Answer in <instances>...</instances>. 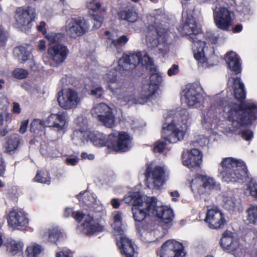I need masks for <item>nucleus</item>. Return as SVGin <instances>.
Masks as SVG:
<instances>
[{
  "label": "nucleus",
  "instance_id": "obj_1",
  "mask_svg": "<svg viewBox=\"0 0 257 257\" xmlns=\"http://www.w3.org/2000/svg\"><path fill=\"white\" fill-rule=\"evenodd\" d=\"M224 102L220 101L216 104L211 106L209 108H206L202 112L201 123L206 129L215 127L218 121L216 113L220 112L221 109L226 113L225 117L231 121L233 128L232 131H236L240 128L243 124L247 120L255 118L254 113L257 108V105L254 103H246L244 104H232L223 106Z\"/></svg>",
  "mask_w": 257,
  "mask_h": 257
},
{
  "label": "nucleus",
  "instance_id": "obj_2",
  "mask_svg": "<svg viewBox=\"0 0 257 257\" xmlns=\"http://www.w3.org/2000/svg\"><path fill=\"white\" fill-rule=\"evenodd\" d=\"M89 141L97 147L107 146L111 152H126L132 146V138L124 132L111 134L107 137L99 132H91Z\"/></svg>",
  "mask_w": 257,
  "mask_h": 257
},
{
  "label": "nucleus",
  "instance_id": "obj_3",
  "mask_svg": "<svg viewBox=\"0 0 257 257\" xmlns=\"http://www.w3.org/2000/svg\"><path fill=\"white\" fill-rule=\"evenodd\" d=\"M218 174L225 182H235L247 176V168L244 162L233 158H224L218 165Z\"/></svg>",
  "mask_w": 257,
  "mask_h": 257
},
{
  "label": "nucleus",
  "instance_id": "obj_4",
  "mask_svg": "<svg viewBox=\"0 0 257 257\" xmlns=\"http://www.w3.org/2000/svg\"><path fill=\"white\" fill-rule=\"evenodd\" d=\"M123 214L117 211L113 214L111 227L113 234L116 236V244L123 257H135L137 252L135 250L134 244L124 234V225L122 223Z\"/></svg>",
  "mask_w": 257,
  "mask_h": 257
},
{
  "label": "nucleus",
  "instance_id": "obj_5",
  "mask_svg": "<svg viewBox=\"0 0 257 257\" xmlns=\"http://www.w3.org/2000/svg\"><path fill=\"white\" fill-rule=\"evenodd\" d=\"M151 197L141 195L139 192L131 193L123 198L125 203L131 204L133 217L137 222H140L144 220L147 214L152 215L150 210L154 207L153 202L150 201Z\"/></svg>",
  "mask_w": 257,
  "mask_h": 257
},
{
  "label": "nucleus",
  "instance_id": "obj_6",
  "mask_svg": "<svg viewBox=\"0 0 257 257\" xmlns=\"http://www.w3.org/2000/svg\"><path fill=\"white\" fill-rule=\"evenodd\" d=\"M150 201H153L154 207L150 210L152 213V215H155L159 218L161 219L162 227L165 229V230L160 235L158 234V230H155L149 232L146 231L145 232V235L146 237L153 235L158 239L163 237L167 232V229L171 225V221L173 218V212L172 209L166 206H162L160 203L157 202L156 198L152 197L150 198Z\"/></svg>",
  "mask_w": 257,
  "mask_h": 257
},
{
  "label": "nucleus",
  "instance_id": "obj_7",
  "mask_svg": "<svg viewBox=\"0 0 257 257\" xmlns=\"http://www.w3.org/2000/svg\"><path fill=\"white\" fill-rule=\"evenodd\" d=\"M104 79L106 81L108 87L112 93L113 97L116 98L117 103L124 105L127 103L131 104L138 103V99L134 98L133 94L125 91L119 87V83L116 78V71L112 70L106 73Z\"/></svg>",
  "mask_w": 257,
  "mask_h": 257
},
{
  "label": "nucleus",
  "instance_id": "obj_8",
  "mask_svg": "<svg viewBox=\"0 0 257 257\" xmlns=\"http://www.w3.org/2000/svg\"><path fill=\"white\" fill-rule=\"evenodd\" d=\"M145 176L149 188L159 189L169 179V171L165 165L147 164Z\"/></svg>",
  "mask_w": 257,
  "mask_h": 257
},
{
  "label": "nucleus",
  "instance_id": "obj_9",
  "mask_svg": "<svg viewBox=\"0 0 257 257\" xmlns=\"http://www.w3.org/2000/svg\"><path fill=\"white\" fill-rule=\"evenodd\" d=\"M168 32L164 28H156L153 26L148 27L146 34L147 41L153 47H157L159 52L164 56L169 51V45L166 42Z\"/></svg>",
  "mask_w": 257,
  "mask_h": 257
},
{
  "label": "nucleus",
  "instance_id": "obj_10",
  "mask_svg": "<svg viewBox=\"0 0 257 257\" xmlns=\"http://www.w3.org/2000/svg\"><path fill=\"white\" fill-rule=\"evenodd\" d=\"M220 244L224 250L231 253L235 257H255L250 250L243 248L239 243L238 239L231 231L224 232L220 239Z\"/></svg>",
  "mask_w": 257,
  "mask_h": 257
},
{
  "label": "nucleus",
  "instance_id": "obj_11",
  "mask_svg": "<svg viewBox=\"0 0 257 257\" xmlns=\"http://www.w3.org/2000/svg\"><path fill=\"white\" fill-rule=\"evenodd\" d=\"M72 215L78 222L84 220V222L79 227L81 231L87 235H90L96 232H99L103 230V227L98 224L90 214L85 215L80 212L73 211L72 208H66L65 210L64 216L68 217Z\"/></svg>",
  "mask_w": 257,
  "mask_h": 257
},
{
  "label": "nucleus",
  "instance_id": "obj_12",
  "mask_svg": "<svg viewBox=\"0 0 257 257\" xmlns=\"http://www.w3.org/2000/svg\"><path fill=\"white\" fill-rule=\"evenodd\" d=\"M36 10L32 7L17 8L14 16L15 26L22 31L26 32L32 27V22L36 19Z\"/></svg>",
  "mask_w": 257,
  "mask_h": 257
},
{
  "label": "nucleus",
  "instance_id": "obj_13",
  "mask_svg": "<svg viewBox=\"0 0 257 257\" xmlns=\"http://www.w3.org/2000/svg\"><path fill=\"white\" fill-rule=\"evenodd\" d=\"M82 97L72 88L63 89L58 93L57 101L59 106L64 110H73L81 103Z\"/></svg>",
  "mask_w": 257,
  "mask_h": 257
},
{
  "label": "nucleus",
  "instance_id": "obj_14",
  "mask_svg": "<svg viewBox=\"0 0 257 257\" xmlns=\"http://www.w3.org/2000/svg\"><path fill=\"white\" fill-rule=\"evenodd\" d=\"M191 118L185 109L170 111L165 117L166 124H171L186 131L191 123Z\"/></svg>",
  "mask_w": 257,
  "mask_h": 257
},
{
  "label": "nucleus",
  "instance_id": "obj_15",
  "mask_svg": "<svg viewBox=\"0 0 257 257\" xmlns=\"http://www.w3.org/2000/svg\"><path fill=\"white\" fill-rule=\"evenodd\" d=\"M214 23L217 28L227 31L233 24L232 12L228 9L216 5L213 8Z\"/></svg>",
  "mask_w": 257,
  "mask_h": 257
},
{
  "label": "nucleus",
  "instance_id": "obj_16",
  "mask_svg": "<svg viewBox=\"0 0 257 257\" xmlns=\"http://www.w3.org/2000/svg\"><path fill=\"white\" fill-rule=\"evenodd\" d=\"M219 184L215 179L207 175L197 174L190 182L192 191L199 194H203L207 191L217 189Z\"/></svg>",
  "mask_w": 257,
  "mask_h": 257
},
{
  "label": "nucleus",
  "instance_id": "obj_17",
  "mask_svg": "<svg viewBox=\"0 0 257 257\" xmlns=\"http://www.w3.org/2000/svg\"><path fill=\"white\" fill-rule=\"evenodd\" d=\"M182 100L189 107H200L203 102L201 89L196 85H188L182 92Z\"/></svg>",
  "mask_w": 257,
  "mask_h": 257
},
{
  "label": "nucleus",
  "instance_id": "obj_18",
  "mask_svg": "<svg viewBox=\"0 0 257 257\" xmlns=\"http://www.w3.org/2000/svg\"><path fill=\"white\" fill-rule=\"evenodd\" d=\"M69 49L65 45H55L49 47L47 54L51 66H59L63 63L69 54Z\"/></svg>",
  "mask_w": 257,
  "mask_h": 257
},
{
  "label": "nucleus",
  "instance_id": "obj_19",
  "mask_svg": "<svg viewBox=\"0 0 257 257\" xmlns=\"http://www.w3.org/2000/svg\"><path fill=\"white\" fill-rule=\"evenodd\" d=\"M7 219L9 226L16 229H22L29 223L26 213L19 208H13L10 210Z\"/></svg>",
  "mask_w": 257,
  "mask_h": 257
},
{
  "label": "nucleus",
  "instance_id": "obj_20",
  "mask_svg": "<svg viewBox=\"0 0 257 257\" xmlns=\"http://www.w3.org/2000/svg\"><path fill=\"white\" fill-rule=\"evenodd\" d=\"M160 255V257H184L183 244L174 239L167 240L161 246Z\"/></svg>",
  "mask_w": 257,
  "mask_h": 257
},
{
  "label": "nucleus",
  "instance_id": "obj_21",
  "mask_svg": "<svg viewBox=\"0 0 257 257\" xmlns=\"http://www.w3.org/2000/svg\"><path fill=\"white\" fill-rule=\"evenodd\" d=\"M159 79L157 74H153L150 77V83L144 84L138 98V103L144 104L154 99L156 97V93L158 88V84L154 82L156 79Z\"/></svg>",
  "mask_w": 257,
  "mask_h": 257
},
{
  "label": "nucleus",
  "instance_id": "obj_22",
  "mask_svg": "<svg viewBox=\"0 0 257 257\" xmlns=\"http://www.w3.org/2000/svg\"><path fill=\"white\" fill-rule=\"evenodd\" d=\"M47 126L58 132L66 131L68 121L67 114L63 112L51 113L46 119Z\"/></svg>",
  "mask_w": 257,
  "mask_h": 257
},
{
  "label": "nucleus",
  "instance_id": "obj_23",
  "mask_svg": "<svg viewBox=\"0 0 257 257\" xmlns=\"http://www.w3.org/2000/svg\"><path fill=\"white\" fill-rule=\"evenodd\" d=\"M205 221L208 223L209 227L213 229L221 228L226 223L224 213L217 207L207 210Z\"/></svg>",
  "mask_w": 257,
  "mask_h": 257
},
{
  "label": "nucleus",
  "instance_id": "obj_24",
  "mask_svg": "<svg viewBox=\"0 0 257 257\" xmlns=\"http://www.w3.org/2000/svg\"><path fill=\"white\" fill-rule=\"evenodd\" d=\"M89 29V25L84 19H72L66 22L65 31L71 37H76L85 33Z\"/></svg>",
  "mask_w": 257,
  "mask_h": 257
},
{
  "label": "nucleus",
  "instance_id": "obj_25",
  "mask_svg": "<svg viewBox=\"0 0 257 257\" xmlns=\"http://www.w3.org/2000/svg\"><path fill=\"white\" fill-rule=\"evenodd\" d=\"M185 131L174 125L164 123L161 132L162 137L170 143H175L183 139Z\"/></svg>",
  "mask_w": 257,
  "mask_h": 257
},
{
  "label": "nucleus",
  "instance_id": "obj_26",
  "mask_svg": "<svg viewBox=\"0 0 257 257\" xmlns=\"http://www.w3.org/2000/svg\"><path fill=\"white\" fill-rule=\"evenodd\" d=\"M192 41V50L195 59L203 67H209L206 57L208 48L205 47L206 44L198 38L191 40Z\"/></svg>",
  "mask_w": 257,
  "mask_h": 257
},
{
  "label": "nucleus",
  "instance_id": "obj_27",
  "mask_svg": "<svg viewBox=\"0 0 257 257\" xmlns=\"http://www.w3.org/2000/svg\"><path fill=\"white\" fill-rule=\"evenodd\" d=\"M202 154L197 149L184 151L182 155V163L188 168L199 166L202 163Z\"/></svg>",
  "mask_w": 257,
  "mask_h": 257
},
{
  "label": "nucleus",
  "instance_id": "obj_28",
  "mask_svg": "<svg viewBox=\"0 0 257 257\" xmlns=\"http://www.w3.org/2000/svg\"><path fill=\"white\" fill-rule=\"evenodd\" d=\"M141 55V52L131 53L130 55L123 54L118 62L119 70L122 72L129 71L134 69L140 63Z\"/></svg>",
  "mask_w": 257,
  "mask_h": 257
},
{
  "label": "nucleus",
  "instance_id": "obj_29",
  "mask_svg": "<svg viewBox=\"0 0 257 257\" xmlns=\"http://www.w3.org/2000/svg\"><path fill=\"white\" fill-rule=\"evenodd\" d=\"M182 19L183 22L181 30L182 35L188 36L191 40L197 38V34H199L200 28L197 26L194 18L191 16H186L185 13H183Z\"/></svg>",
  "mask_w": 257,
  "mask_h": 257
},
{
  "label": "nucleus",
  "instance_id": "obj_30",
  "mask_svg": "<svg viewBox=\"0 0 257 257\" xmlns=\"http://www.w3.org/2000/svg\"><path fill=\"white\" fill-rule=\"evenodd\" d=\"M90 135L91 131L87 128L77 129L73 132L71 135V139L74 145L81 147L89 142Z\"/></svg>",
  "mask_w": 257,
  "mask_h": 257
},
{
  "label": "nucleus",
  "instance_id": "obj_31",
  "mask_svg": "<svg viewBox=\"0 0 257 257\" xmlns=\"http://www.w3.org/2000/svg\"><path fill=\"white\" fill-rule=\"evenodd\" d=\"M64 234L57 228H49L43 231L41 237L45 242L56 244L60 239L64 238Z\"/></svg>",
  "mask_w": 257,
  "mask_h": 257
},
{
  "label": "nucleus",
  "instance_id": "obj_32",
  "mask_svg": "<svg viewBox=\"0 0 257 257\" xmlns=\"http://www.w3.org/2000/svg\"><path fill=\"white\" fill-rule=\"evenodd\" d=\"M77 198L79 200L82 199L83 202L89 207L90 210L97 212L102 208V207L99 206V201L96 200L93 194L87 192H81L78 195Z\"/></svg>",
  "mask_w": 257,
  "mask_h": 257
},
{
  "label": "nucleus",
  "instance_id": "obj_33",
  "mask_svg": "<svg viewBox=\"0 0 257 257\" xmlns=\"http://www.w3.org/2000/svg\"><path fill=\"white\" fill-rule=\"evenodd\" d=\"M225 60L230 70L237 74L241 71L240 59L234 52L231 51L226 54Z\"/></svg>",
  "mask_w": 257,
  "mask_h": 257
},
{
  "label": "nucleus",
  "instance_id": "obj_34",
  "mask_svg": "<svg viewBox=\"0 0 257 257\" xmlns=\"http://www.w3.org/2000/svg\"><path fill=\"white\" fill-rule=\"evenodd\" d=\"M233 84L234 97L236 99L242 100L245 98V92L243 84L238 77L229 78L228 85Z\"/></svg>",
  "mask_w": 257,
  "mask_h": 257
},
{
  "label": "nucleus",
  "instance_id": "obj_35",
  "mask_svg": "<svg viewBox=\"0 0 257 257\" xmlns=\"http://www.w3.org/2000/svg\"><path fill=\"white\" fill-rule=\"evenodd\" d=\"M31 50L32 48L30 46H20L14 49V56L19 62L23 63L31 58Z\"/></svg>",
  "mask_w": 257,
  "mask_h": 257
},
{
  "label": "nucleus",
  "instance_id": "obj_36",
  "mask_svg": "<svg viewBox=\"0 0 257 257\" xmlns=\"http://www.w3.org/2000/svg\"><path fill=\"white\" fill-rule=\"evenodd\" d=\"M105 108L98 120L106 127L111 128L114 126L115 122V115L112 109L108 105Z\"/></svg>",
  "mask_w": 257,
  "mask_h": 257
},
{
  "label": "nucleus",
  "instance_id": "obj_37",
  "mask_svg": "<svg viewBox=\"0 0 257 257\" xmlns=\"http://www.w3.org/2000/svg\"><path fill=\"white\" fill-rule=\"evenodd\" d=\"M7 250L11 255H19L22 253L24 243L19 240H8L6 243Z\"/></svg>",
  "mask_w": 257,
  "mask_h": 257
},
{
  "label": "nucleus",
  "instance_id": "obj_38",
  "mask_svg": "<svg viewBox=\"0 0 257 257\" xmlns=\"http://www.w3.org/2000/svg\"><path fill=\"white\" fill-rule=\"evenodd\" d=\"M223 202L224 208L229 211L235 212L238 211L241 209L239 201L232 196H224Z\"/></svg>",
  "mask_w": 257,
  "mask_h": 257
},
{
  "label": "nucleus",
  "instance_id": "obj_39",
  "mask_svg": "<svg viewBox=\"0 0 257 257\" xmlns=\"http://www.w3.org/2000/svg\"><path fill=\"white\" fill-rule=\"evenodd\" d=\"M41 154L45 157H56L58 155V152L54 143L41 144L40 150Z\"/></svg>",
  "mask_w": 257,
  "mask_h": 257
},
{
  "label": "nucleus",
  "instance_id": "obj_40",
  "mask_svg": "<svg viewBox=\"0 0 257 257\" xmlns=\"http://www.w3.org/2000/svg\"><path fill=\"white\" fill-rule=\"evenodd\" d=\"M115 34L116 33L113 31H107L105 32L106 38L111 41V45L114 47H116L117 46L124 44L128 41V38L125 35H122L117 39H115Z\"/></svg>",
  "mask_w": 257,
  "mask_h": 257
},
{
  "label": "nucleus",
  "instance_id": "obj_41",
  "mask_svg": "<svg viewBox=\"0 0 257 257\" xmlns=\"http://www.w3.org/2000/svg\"><path fill=\"white\" fill-rule=\"evenodd\" d=\"M45 37L48 41L49 47L55 45H63L60 43L64 39V34L61 33L50 32L46 35Z\"/></svg>",
  "mask_w": 257,
  "mask_h": 257
},
{
  "label": "nucleus",
  "instance_id": "obj_42",
  "mask_svg": "<svg viewBox=\"0 0 257 257\" xmlns=\"http://www.w3.org/2000/svg\"><path fill=\"white\" fill-rule=\"evenodd\" d=\"M21 140V137L18 134H14L11 136L7 141V151L11 152L16 150L19 146Z\"/></svg>",
  "mask_w": 257,
  "mask_h": 257
},
{
  "label": "nucleus",
  "instance_id": "obj_43",
  "mask_svg": "<svg viewBox=\"0 0 257 257\" xmlns=\"http://www.w3.org/2000/svg\"><path fill=\"white\" fill-rule=\"evenodd\" d=\"M42 246L36 243L30 244L26 250L27 257H37L43 251Z\"/></svg>",
  "mask_w": 257,
  "mask_h": 257
},
{
  "label": "nucleus",
  "instance_id": "obj_44",
  "mask_svg": "<svg viewBox=\"0 0 257 257\" xmlns=\"http://www.w3.org/2000/svg\"><path fill=\"white\" fill-rule=\"evenodd\" d=\"M119 15L121 20L127 21L130 23L136 22L139 18L137 13L132 10L120 12Z\"/></svg>",
  "mask_w": 257,
  "mask_h": 257
},
{
  "label": "nucleus",
  "instance_id": "obj_45",
  "mask_svg": "<svg viewBox=\"0 0 257 257\" xmlns=\"http://www.w3.org/2000/svg\"><path fill=\"white\" fill-rule=\"evenodd\" d=\"M108 105L104 103H97L93 105L91 109V113L93 117H96L98 120L99 119L101 114L105 110V107Z\"/></svg>",
  "mask_w": 257,
  "mask_h": 257
},
{
  "label": "nucleus",
  "instance_id": "obj_46",
  "mask_svg": "<svg viewBox=\"0 0 257 257\" xmlns=\"http://www.w3.org/2000/svg\"><path fill=\"white\" fill-rule=\"evenodd\" d=\"M247 217L245 222L247 224H255L257 222V211L254 206H251L246 211Z\"/></svg>",
  "mask_w": 257,
  "mask_h": 257
},
{
  "label": "nucleus",
  "instance_id": "obj_47",
  "mask_svg": "<svg viewBox=\"0 0 257 257\" xmlns=\"http://www.w3.org/2000/svg\"><path fill=\"white\" fill-rule=\"evenodd\" d=\"M245 193L257 199V183L254 180L250 179L247 183L245 189Z\"/></svg>",
  "mask_w": 257,
  "mask_h": 257
},
{
  "label": "nucleus",
  "instance_id": "obj_48",
  "mask_svg": "<svg viewBox=\"0 0 257 257\" xmlns=\"http://www.w3.org/2000/svg\"><path fill=\"white\" fill-rule=\"evenodd\" d=\"M34 179L35 181L41 183L49 184L50 182V175L47 171H38Z\"/></svg>",
  "mask_w": 257,
  "mask_h": 257
},
{
  "label": "nucleus",
  "instance_id": "obj_49",
  "mask_svg": "<svg viewBox=\"0 0 257 257\" xmlns=\"http://www.w3.org/2000/svg\"><path fill=\"white\" fill-rule=\"evenodd\" d=\"M45 126H47L46 120L42 121L39 119H35L31 123L30 130L32 132L35 133L37 131L42 130Z\"/></svg>",
  "mask_w": 257,
  "mask_h": 257
},
{
  "label": "nucleus",
  "instance_id": "obj_50",
  "mask_svg": "<svg viewBox=\"0 0 257 257\" xmlns=\"http://www.w3.org/2000/svg\"><path fill=\"white\" fill-rule=\"evenodd\" d=\"M208 143V139L204 136H197L195 140L191 142L190 146L192 147H203Z\"/></svg>",
  "mask_w": 257,
  "mask_h": 257
},
{
  "label": "nucleus",
  "instance_id": "obj_51",
  "mask_svg": "<svg viewBox=\"0 0 257 257\" xmlns=\"http://www.w3.org/2000/svg\"><path fill=\"white\" fill-rule=\"evenodd\" d=\"M12 75L17 79H22L26 78L28 75V71L22 68H16L13 71Z\"/></svg>",
  "mask_w": 257,
  "mask_h": 257
},
{
  "label": "nucleus",
  "instance_id": "obj_52",
  "mask_svg": "<svg viewBox=\"0 0 257 257\" xmlns=\"http://www.w3.org/2000/svg\"><path fill=\"white\" fill-rule=\"evenodd\" d=\"M140 63L146 68H149L152 64V61L149 56L145 52H142Z\"/></svg>",
  "mask_w": 257,
  "mask_h": 257
},
{
  "label": "nucleus",
  "instance_id": "obj_53",
  "mask_svg": "<svg viewBox=\"0 0 257 257\" xmlns=\"http://www.w3.org/2000/svg\"><path fill=\"white\" fill-rule=\"evenodd\" d=\"M87 7L89 11L95 12L100 8L101 5L99 0H90L88 2Z\"/></svg>",
  "mask_w": 257,
  "mask_h": 257
},
{
  "label": "nucleus",
  "instance_id": "obj_54",
  "mask_svg": "<svg viewBox=\"0 0 257 257\" xmlns=\"http://www.w3.org/2000/svg\"><path fill=\"white\" fill-rule=\"evenodd\" d=\"M12 115L6 111L0 113V125H4L11 121Z\"/></svg>",
  "mask_w": 257,
  "mask_h": 257
},
{
  "label": "nucleus",
  "instance_id": "obj_55",
  "mask_svg": "<svg viewBox=\"0 0 257 257\" xmlns=\"http://www.w3.org/2000/svg\"><path fill=\"white\" fill-rule=\"evenodd\" d=\"M8 37V35L7 32L2 26H0V46L5 44Z\"/></svg>",
  "mask_w": 257,
  "mask_h": 257
},
{
  "label": "nucleus",
  "instance_id": "obj_56",
  "mask_svg": "<svg viewBox=\"0 0 257 257\" xmlns=\"http://www.w3.org/2000/svg\"><path fill=\"white\" fill-rule=\"evenodd\" d=\"M90 94L97 98H100L103 94V89L100 86L96 87L91 90Z\"/></svg>",
  "mask_w": 257,
  "mask_h": 257
},
{
  "label": "nucleus",
  "instance_id": "obj_57",
  "mask_svg": "<svg viewBox=\"0 0 257 257\" xmlns=\"http://www.w3.org/2000/svg\"><path fill=\"white\" fill-rule=\"evenodd\" d=\"M9 105L8 98L5 95L0 94V109H4L7 108Z\"/></svg>",
  "mask_w": 257,
  "mask_h": 257
},
{
  "label": "nucleus",
  "instance_id": "obj_58",
  "mask_svg": "<svg viewBox=\"0 0 257 257\" xmlns=\"http://www.w3.org/2000/svg\"><path fill=\"white\" fill-rule=\"evenodd\" d=\"M165 143L163 141L157 142L154 148V151L162 153L165 148Z\"/></svg>",
  "mask_w": 257,
  "mask_h": 257
},
{
  "label": "nucleus",
  "instance_id": "obj_59",
  "mask_svg": "<svg viewBox=\"0 0 257 257\" xmlns=\"http://www.w3.org/2000/svg\"><path fill=\"white\" fill-rule=\"evenodd\" d=\"M242 137L246 141H249L253 137V133L249 130H245L241 132Z\"/></svg>",
  "mask_w": 257,
  "mask_h": 257
},
{
  "label": "nucleus",
  "instance_id": "obj_60",
  "mask_svg": "<svg viewBox=\"0 0 257 257\" xmlns=\"http://www.w3.org/2000/svg\"><path fill=\"white\" fill-rule=\"evenodd\" d=\"M179 72V67L177 65L174 64L168 70L167 73L169 76L176 75Z\"/></svg>",
  "mask_w": 257,
  "mask_h": 257
},
{
  "label": "nucleus",
  "instance_id": "obj_61",
  "mask_svg": "<svg viewBox=\"0 0 257 257\" xmlns=\"http://www.w3.org/2000/svg\"><path fill=\"white\" fill-rule=\"evenodd\" d=\"M66 163L67 165L71 166H75L79 161L78 157H68L66 159Z\"/></svg>",
  "mask_w": 257,
  "mask_h": 257
},
{
  "label": "nucleus",
  "instance_id": "obj_62",
  "mask_svg": "<svg viewBox=\"0 0 257 257\" xmlns=\"http://www.w3.org/2000/svg\"><path fill=\"white\" fill-rule=\"evenodd\" d=\"M56 257H71V253L68 249H63L56 253Z\"/></svg>",
  "mask_w": 257,
  "mask_h": 257
},
{
  "label": "nucleus",
  "instance_id": "obj_63",
  "mask_svg": "<svg viewBox=\"0 0 257 257\" xmlns=\"http://www.w3.org/2000/svg\"><path fill=\"white\" fill-rule=\"evenodd\" d=\"M46 23L44 21H41L40 22L39 25L37 26V30L38 31L41 32L42 34H44L45 36L47 34L46 29Z\"/></svg>",
  "mask_w": 257,
  "mask_h": 257
},
{
  "label": "nucleus",
  "instance_id": "obj_64",
  "mask_svg": "<svg viewBox=\"0 0 257 257\" xmlns=\"http://www.w3.org/2000/svg\"><path fill=\"white\" fill-rule=\"evenodd\" d=\"M251 247L252 249L254 254H255V256L257 257V236L254 237L251 243Z\"/></svg>",
  "mask_w": 257,
  "mask_h": 257
}]
</instances>
